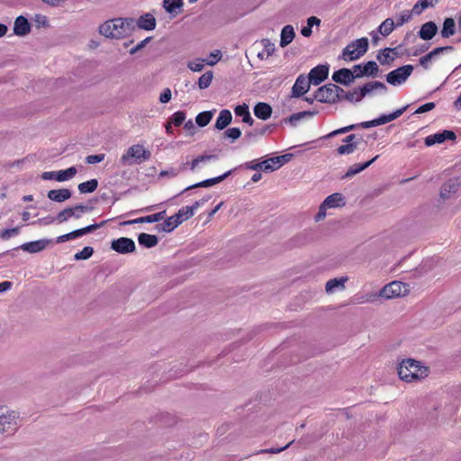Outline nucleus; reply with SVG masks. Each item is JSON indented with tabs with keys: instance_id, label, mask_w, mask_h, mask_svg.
Instances as JSON below:
<instances>
[{
	"instance_id": "f257e3e1",
	"label": "nucleus",
	"mask_w": 461,
	"mask_h": 461,
	"mask_svg": "<svg viewBox=\"0 0 461 461\" xmlns=\"http://www.w3.org/2000/svg\"><path fill=\"white\" fill-rule=\"evenodd\" d=\"M135 29L132 18H114L100 24L98 32L105 38L122 40L131 35Z\"/></svg>"
},
{
	"instance_id": "f03ea898",
	"label": "nucleus",
	"mask_w": 461,
	"mask_h": 461,
	"mask_svg": "<svg viewBox=\"0 0 461 461\" xmlns=\"http://www.w3.org/2000/svg\"><path fill=\"white\" fill-rule=\"evenodd\" d=\"M399 378L406 383L421 381L429 375V369L412 358L402 360L397 367Z\"/></svg>"
},
{
	"instance_id": "7ed1b4c3",
	"label": "nucleus",
	"mask_w": 461,
	"mask_h": 461,
	"mask_svg": "<svg viewBox=\"0 0 461 461\" xmlns=\"http://www.w3.org/2000/svg\"><path fill=\"white\" fill-rule=\"evenodd\" d=\"M410 294L409 285L401 281H393L385 285L378 294L366 295L363 301L365 303L374 302L377 297H382L385 300H393L396 298L405 297Z\"/></svg>"
},
{
	"instance_id": "20e7f679",
	"label": "nucleus",
	"mask_w": 461,
	"mask_h": 461,
	"mask_svg": "<svg viewBox=\"0 0 461 461\" xmlns=\"http://www.w3.org/2000/svg\"><path fill=\"white\" fill-rule=\"evenodd\" d=\"M151 158V152L144 145L137 143L130 146L121 156L122 166L140 165Z\"/></svg>"
},
{
	"instance_id": "39448f33",
	"label": "nucleus",
	"mask_w": 461,
	"mask_h": 461,
	"mask_svg": "<svg viewBox=\"0 0 461 461\" xmlns=\"http://www.w3.org/2000/svg\"><path fill=\"white\" fill-rule=\"evenodd\" d=\"M194 215V208L189 206L182 207L178 212L168 217L162 224L158 226V230L170 232L175 230L183 221L188 220Z\"/></svg>"
},
{
	"instance_id": "423d86ee",
	"label": "nucleus",
	"mask_w": 461,
	"mask_h": 461,
	"mask_svg": "<svg viewBox=\"0 0 461 461\" xmlns=\"http://www.w3.org/2000/svg\"><path fill=\"white\" fill-rule=\"evenodd\" d=\"M20 415L13 410H0V432L14 434L19 428Z\"/></svg>"
},
{
	"instance_id": "0eeeda50",
	"label": "nucleus",
	"mask_w": 461,
	"mask_h": 461,
	"mask_svg": "<svg viewBox=\"0 0 461 461\" xmlns=\"http://www.w3.org/2000/svg\"><path fill=\"white\" fill-rule=\"evenodd\" d=\"M367 38H360L348 44L342 52V58L346 61H353L362 57L367 50Z\"/></svg>"
},
{
	"instance_id": "6e6552de",
	"label": "nucleus",
	"mask_w": 461,
	"mask_h": 461,
	"mask_svg": "<svg viewBox=\"0 0 461 461\" xmlns=\"http://www.w3.org/2000/svg\"><path fill=\"white\" fill-rule=\"evenodd\" d=\"M340 93H343L342 88L334 84H328L316 91L314 99L321 103H335Z\"/></svg>"
},
{
	"instance_id": "1a4fd4ad",
	"label": "nucleus",
	"mask_w": 461,
	"mask_h": 461,
	"mask_svg": "<svg viewBox=\"0 0 461 461\" xmlns=\"http://www.w3.org/2000/svg\"><path fill=\"white\" fill-rule=\"evenodd\" d=\"M412 71L413 67L411 65L402 66L389 72L386 76V81L392 86H400L407 80Z\"/></svg>"
},
{
	"instance_id": "9d476101",
	"label": "nucleus",
	"mask_w": 461,
	"mask_h": 461,
	"mask_svg": "<svg viewBox=\"0 0 461 461\" xmlns=\"http://www.w3.org/2000/svg\"><path fill=\"white\" fill-rule=\"evenodd\" d=\"M253 50L257 52L259 60H267L276 52V48L269 39H263L253 44Z\"/></svg>"
},
{
	"instance_id": "9b49d317",
	"label": "nucleus",
	"mask_w": 461,
	"mask_h": 461,
	"mask_svg": "<svg viewBox=\"0 0 461 461\" xmlns=\"http://www.w3.org/2000/svg\"><path fill=\"white\" fill-rule=\"evenodd\" d=\"M77 172V168L75 167H71L65 170L43 172L41 178L44 180H56L58 182H64L73 178Z\"/></svg>"
},
{
	"instance_id": "f8f14e48",
	"label": "nucleus",
	"mask_w": 461,
	"mask_h": 461,
	"mask_svg": "<svg viewBox=\"0 0 461 461\" xmlns=\"http://www.w3.org/2000/svg\"><path fill=\"white\" fill-rule=\"evenodd\" d=\"M406 109H407V106H404L401 109L396 110L395 112H393L390 114L382 115L377 119L368 121V122H364L360 125L362 128L367 129V128L385 124V123L390 122L397 119L398 117H400L404 113V111Z\"/></svg>"
},
{
	"instance_id": "ddd939ff",
	"label": "nucleus",
	"mask_w": 461,
	"mask_h": 461,
	"mask_svg": "<svg viewBox=\"0 0 461 461\" xmlns=\"http://www.w3.org/2000/svg\"><path fill=\"white\" fill-rule=\"evenodd\" d=\"M104 224V221L101 222L100 224H92V225L86 226L85 228L73 230L69 233L60 235L57 238L56 242L63 243V242H66L70 240L77 239L85 234L90 233V232L97 230L99 227L103 226Z\"/></svg>"
},
{
	"instance_id": "4468645a",
	"label": "nucleus",
	"mask_w": 461,
	"mask_h": 461,
	"mask_svg": "<svg viewBox=\"0 0 461 461\" xmlns=\"http://www.w3.org/2000/svg\"><path fill=\"white\" fill-rule=\"evenodd\" d=\"M112 249L121 254L131 253L135 250L134 241L130 238H120L112 241Z\"/></svg>"
},
{
	"instance_id": "2eb2a0df",
	"label": "nucleus",
	"mask_w": 461,
	"mask_h": 461,
	"mask_svg": "<svg viewBox=\"0 0 461 461\" xmlns=\"http://www.w3.org/2000/svg\"><path fill=\"white\" fill-rule=\"evenodd\" d=\"M328 75L329 66L319 65L311 69L308 75V78L312 85L318 86L328 77Z\"/></svg>"
},
{
	"instance_id": "dca6fc26",
	"label": "nucleus",
	"mask_w": 461,
	"mask_h": 461,
	"mask_svg": "<svg viewBox=\"0 0 461 461\" xmlns=\"http://www.w3.org/2000/svg\"><path fill=\"white\" fill-rule=\"evenodd\" d=\"M348 281V276H340L330 279L326 282L325 292L328 294H333L338 292L344 291L346 288V283Z\"/></svg>"
},
{
	"instance_id": "f3484780",
	"label": "nucleus",
	"mask_w": 461,
	"mask_h": 461,
	"mask_svg": "<svg viewBox=\"0 0 461 461\" xmlns=\"http://www.w3.org/2000/svg\"><path fill=\"white\" fill-rule=\"evenodd\" d=\"M311 82L308 77L300 75L292 88V96L300 97L310 89Z\"/></svg>"
},
{
	"instance_id": "a211bd4d",
	"label": "nucleus",
	"mask_w": 461,
	"mask_h": 461,
	"mask_svg": "<svg viewBox=\"0 0 461 461\" xmlns=\"http://www.w3.org/2000/svg\"><path fill=\"white\" fill-rule=\"evenodd\" d=\"M453 50V47L451 46H446V47H438L428 53L427 55L421 57L420 59V64L424 68H429V63L434 60L437 57H438L441 54L448 53Z\"/></svg>"
},
{
	"instance_id": "6ab92c4d",
	"label": "nucleus",
	"mask_w": 461,
	"mask_h": 461,
	"mask_svg": "<svg viewBox=\"0 0 461 461\" xmlns=\"http://www.w3.org/2000/svg\"><path fill=\"white\" fill-rule=\"evenodd\" d=\"M456 134L451 131H444L432 135H429L425 138L426 146H432L436 143H442L446 140H455Z\"/></svg>"
},
{
	"instance_id": "aec40b11",
	"label": "nucleus",
	"mask_w": 461,
	"mask_h": 461,
	"mask_svg": "<svg viewBox=\"0 0 461 461\" xmlns=\"http://www.w3.org/2000/svg\"><path fill=\"white\" fill-rule=\"evenodd\" d=\"M31 32V24L28 20L23 16H18L14 24V33L19 37H24Z\"/></svg>"
},
{
	"instance_id": "412c9836",
	"label": "nucleus",
	"mask_w": 461,
	"mask_h": 461,
	"mask_svg": "<svg viewBox=\"0 0 461 461\" xmlns=\"http://www.w3.org/2000/svg\"><path fill=\"white\" fill-rule=\"evenodd\" d=\"M50 243V240H39L23 244L21 249L28 253H38L44 250Z\"/></svg>"
},
{
	"instance_id": "4be33fe9",
	"label": "nucleus",
	"mask_w": 461,
	"mask_h": 461,
	"mask_svg": "<svg viewBox=\"0 0 461 461\" xmlns=\"http://www.w3.org/2000/svg\"><path fill=\"white\" fill-rule=\"evenodd\" d=\"M156 18L151 14H145L140 15L138 20L135 21V27L145 31H153L156 28Z\"/></svg>"
},
{
	"instance_id": "5701e85b",
	"label": "nucleus",
	"mask_w": 461,
	"mask_h": 461,
	"mask_svg": "<svg viewBox=\"0 0 461 461\" xmlns=\"http://www.w3.org/2000/svg\"><path fill=\"white\" fill-rule=\"evenodd\" d=\"M287 156H279L270 158L261 162V170L264 171H275L278 169L286 159Z\"/></svg>"
},
{
	"instance_id": "b1692460",
	"label": "nucleus",
	"mask_w": 461,
	"mask_h": 461,
	"mask_svg": "<svg viewBox=\"0 0 461 461\" xmlns=\"http://www.w3.org/2000/svg\"><path fill=\"white\" fill-rule=\"evenodd\" d=\"M332 79L342 85H348L354 81V74L351 69L341 68L332 75Z\"/></svg>"
},
{
	"instance_id": "393cba45",
	"label": "nucleus",
	"mask_w": 461,
	"mask_h": 461,
	"mask_svg": "<svg viewBox=\"0 0 461 461\" xmlns=\"http://www.w3.org/2000/svg\"><path fill=\"white\" fill-rule=\"evenodd\" d=\"M165 215H166V212L163 211V212H158V213H155V214H151V215H148V216H144V217H140V218H137V219H134V220H131V221H126L122 222V224H123V225H131V224H135V223L157 222V221H159L163 220L165 218Z\"/></svg>"
},
{
	"instance_id": "a878e982",
	"label": "nucleus",
	"mask_w": 461,
	"mask_h": 461,
	"mask_svg": "<svg viewBox=\"0 0 461 461\" xmlns=\"http://www.w3.org/2000/svg\"><path fill=\"white\" fill-rule=\"evenodd\" d=\"M322 203L327 209L339 208L345 205V198L341 194L334 193L327 196Z\"/></svg>"
},
{
	"instance_id": "bb28decb",
	"label": "nucleus",
	"mask_w": 461,
	"mask_h": 461,
	"mask_svg": "<svg viewBox=\"0 0 461 461\" xmlns=\"http://www.w3.org/2000/svg\"><path fill=\"white\" fill-rule=\"evenodd\" d=\"M459 183L457 180L451 179L445 183L440 190L441 198L448 199L453 194H456L458 190Z\"/></svg>"
},
{
	"instance_id": "cd10ccee",
	"label": "nucleus",
	"mask_w": 461,
	"mask_h": 461,
	"mask_svg": "<svg viewBox=\"0 0 461 461\" xmlns=\"http://www.w3.org/2000/svg\"><path fill=\"white\" fill-rule=\"evenodd\" d=\"M71 197V192L68 189H53L48 192V198L58 202L62 203Z\"/></svg>"
},
{
	"instance_id": "c85d7f7f",
	"label": "nucleus",
	"mask_w": 461,
	"mask_h": 461,
	"mask_svg": "<svg viewBox=\"0 0 461 461\" xmlns=\"http://www.w3.org/2000/svg\"><path fill=\"white\" fill-rule=\"evenodd\" d=\"M295 32L292 25H285L280 34V46L282 48L289 45L294 39Z\"/></svg>"
},
{
	"instance_id": "c756f323",
	"label": "nucleus",
	"mask_w": 461,
	"mask_h": 461,
	"mask_svg": "<svg viewBox=\"0 0 461 461\" xmlns=\"http://www.w3.org/2000/svg\"><path fill=\"white\" fill-rule=\"evenodd\" d=\"M362 93L364 95H372L375 91H386V86L379 81H371L364 85L362 87H360Z\"/></svg>"
},
{
	"instance_id": "7c9ffc66",
	"label": "nucleus",
	"mask_w": 461,
	"mask_h": 461,
	"mask_svg": "<svg viewBox=\"0 0 461 461\" xmlns=\"http://www.w3.org/2000/svg\"><path fill=\"white\" fill-rule=\"evenodd\" d=\"M254 113L261 120H267L272 114V108L267 103H258L254 107Z\"/></svg>"
},
{
	"instance_id": "2f4dec72",
	"label": "nucleus",
	"mask_w": 461,
	"mask_h": 461,
	"mask_svg": "<svg viewBox=\"0 0 461 461\" xmlns=\"http://www.w3.org/2000/svg\"><path fill=\"white\" fill-rule=\"evenodd\" d=\"M231 113L227 109L221 110L216 120L215 128L218 130H223L231 122Z\"/></svg>"
},
{
	"instance_id": "473e14b6",
	"label": "nucleus",
	"mask_w": 461,
	"mask_h": 461,
	"mask_svg": "<svg viewBox=\"0 0 461 461\" xmlns=\"http://www.w3.org/2000/svg\"><path fill=\"white\" fill-rule=\"evenodd\" d=\"M234 113L237 116L242 117L243 122L248 123L249 125L253 124L254 121L250 115L249 105L247 104L237 105L234 108Z\"/></svg>"
},
{
	"instance_id": "72a5a7b5",
	"label": "nucleus",
	"mask_w": 461,
	"mask_h": 461,
	"mask_svg": "<svg viewBox=\"0 0 461 461\" xmlns=\"http://www.w3.org/2000/svg\"><path fill=\"white\" fill-rule=\"evenodd\" d=\"M438 31L437 25L433 22L426 23L420 31V37L423 40L432 39Z\"/></svg>"
},
{
	"instance_id": "f704fd0d",
	"label": "nucleus",
	"mask_w": 461,
	"mask_h": 461,
	"mask_svg": "<svg viewBox=\"0 0 461 461\" xmlns=\"http://www.w3.org/2000/svg\"><path fill=\"white\" fill-rule=\"evenodd\" d=\"M230 173H231V171H228V172H226L225 174H223V175H221L220 176L202 181L200 183H197V184H195L194 185H191V186L187 187L186 190H189V189H192V188H195V187H209V186H212L213 185H216V184L221 183V181H223L229 175H230Z\"/></svg>"
},
{
	"instance_id": "c9c22d12",
	"label": "nucleus",
	"mask_w": 461,
	"mask_h": 461,
	"mask_svg": "<svg viewBox=\"0 0 461 461\" xmlns=\"http://www.w3.org/2000/svg\"><path fill=\"white\" fill-rule=\"evenodd\" d=\"M377 158H378V156H375L374 158H372L371 160L367 161L366 163H365L363 165H358V164L352 165L346 172L344 177H346V178L352 177L356 174L360 173L361 171L367 168L375 160H376Z\"/></svg>"
},
{
	"instance_id": "e433bc0d",
	"label": "nucleus",
	"mask_w": 461,
	"mask_h": 461,
	"mask_svg": "<svg viewBox=\"0 0 461 461\" xmlns=\"http://www.w3.org/2000/svg\"><path fill=\"white\" fill-rule=\"evenodd\" d=\"M138 241L145 248H153L158 243V239L155 235L140 233L138 237Z\"/></svg>"
},
{
	"instance_id": "4c0bfd02",
	"label": "nucleus",
	"mask_w": 461,
	"mask_h": 461,
	"mask_svg": "<svg viewBox=\"0 0 461 461\" xmlns=\"http://www.w3.org/2000/svg\"><path fill=\"white\" fill-rule=\"evenodd\" d=\"M456 23L453 18H447L444 21L441 35L443 38H448L455 34Z\"/></svg>"
},
{
	"instance_id": "58836bf2",
	"label": "nucleus",
	"mask_w": 461,
	"mask_h": 461,
	"mask_svg": "<svg viewBox=\"0 0 461 461\" xmlns=\"http://www.w3.org/2000/svg\"><path fill=\"white\" fill-rule=\"evenodd\" d=\"M164 8L172 17H175L182 13L183 2H164Z\"/></svg>"
},
{
	"instance_id": "ea45409f",
	"label": "nucleus",
	"mask_w": 461,
	"mask_h": 461,
	"mask_svg": "<svg viewBox=\"0 0 461 461\" xmlns=\"http://www.w3.org/2000/svg\"><path fill=\"white\" fill-rule=\"evenodd\" d=\"M216 155H203L194 158L191 163V170L194 171L201 163H209L211 161L216 160Z\"/></svg>"
},
{
	"instance_id": "a19ab883",
	"label": "nucleus",
	"mask_w": 461,
	"mask_h": 461,
	"mask_svg": "<svg viewBox=\"0 0 461 461\" xmlns=\"http://www.w3.org/2000/svg\"><path fill=\"white\" fill-rule=\"evenodd\" d=\"M97 185V180L91 179L89 181L79 184L78 190L81 194L92 193L96 189Z\"/></svg>"
},
{
	"instance_id": "79ce46f5",
	"label": "nucleus",
	"mask_w": 461,
	"mask_h": 461,
	"mask_svg": "<svg viewBox=\"0 0 461 461\" xmlns=\"http://www.w3.org/2000/svg\"><path fill=\"white\" fill-rule=\"evenodd\" d=\"M213 78V73L212 71H207L203 74L198 79V87L200 89H205L210 86Z\"/></svg>"
},
{
	"instance_id": "37998d69",
	"label": "nucleus",
	"mask_w": 461,
	"mask_h": 461,
	"mask_svg": "<svg viewBox=\"0 0 461 461\" xmlns=\"http://www.w3.org/2000/svg\"><path fill=\"white\" fill-rule=\"evenodd\" d=\"M212 116L213 113L211 111L203 112L198 113L195 122L200 127H204L211 122Z\"/></svg>"
},
{
	"instance_id": "c03bdc74",
	"label": "nucleus",
	"mask_w": 461,
	"mask_h": 461,
	"mask_svg": "<svg viewBox=\"0 0 461 461\" xmlns=\"http://www.w3.org/2000/svg\"><path fill=\"white\" fill-rule=\"evenodd\" d=\"M206 64L204 59L197 58L187 62V68L193 72H201Z\"/></svg>"
},
{
	"instance_id": "a18cd8bd",
	"label": "nucleus",
	"mask_w": 461,
	"mask_h": 461,
	"mask_svg": "<svg viewBox=\"0 0 461 461\" xmlns=\"http://www.w3.org/2000/svg\"><path fill=\"white\" fill-rule=\"evenodd\" d=\"M393 28L394 22L392 19L388 18L384 20L379 26V32L384 36H387L393 32Z\"/></svg>"
},
{
	"instance_id": "49530a36",
	"label": "nucleus",
	"mask_w": 461,
	"mask_h": 461,
	"mask_svg": "<svg viewBox=\"0 0 461 461\" xmlns=\"http://www.w3.org/2000/svg\"><path fill=\"white\" fill-rule=\"evenodd\" d=\"M70 208L72 217L76 219L81 218L84 213L90 212L92 209L91 207L83 204H77Z\"/></svg>"
},
{
	"instance_id": "de8ad7c7",
	"label": "nucleus",
	"mask_w": 461,
	"mask_h": 461,
	"mask_svg": "<svg viewBox=\"0 0 461 461\" xmlns=\"http://www.w3.org/2000/svg\"><path fill=\"white\" fill-rule=\"evenodd\" d=\"M221 58V51L220 50H215L210 53L207 59H205L206 65L212 67L216 65Z\"/></svg>"
},
{
	"instance_id": "09e8293b",
	"label": "nucleus",
	"mask_w": 461,
	"mask_h": 461,
	"mask_svg": "<svg viewBox=\"0 0 461 461\" xmlns=\"http://www.w3.org/2000/svg\"><path fill=\"white\" fill-rule=\"evenodd\" d=\"M94 249L92 247H85L81 251L74 255L76 260H86L92 257Z\"/></svg>"
},
{
	"instance_id": "8fccbe9b",
	"label": "nucleus",
	"mask_w": 461,
	"mask_h": 461,
	"mask_svg": "<svg viewBox=\"0 0 461 461\" xmlns=\"http://www.w3.org/2000/svg\"><path fill=\"white\" fill-rule=\"evenodd\" d=\"M393 51L392 49H384L378 56L377 59L381 64H386L393 60L391 53Z\"/></svg>"
},
{
	"instance_id": "3c124183",
	"label": "nucleus",
	"mask_w": 461,
	"mask_h": 461,
	"mask_svg": "<svg viewBox=\"0 0 461 461\" xmlns=\"http://www.w3.org/2000/svg\"><path fill=\"white\" fill-rule=\"evenodd\" d=\"M378 71V66L375 61H369L363 66V73L365 76H374Z\"/></svg>"
},
{
	"instance_id": "603ef678",
	"label": "nucleus",
	"mask_w": 461,
	"mask_h": 461,
	"mask_svg": "<svg viewBox=\"0 0 461 461\" xmlns=\"http://www.w3.org/2000/svg\"><path fill=\"white\" fill-rule=\"evenodd\" d=\"M357 143H345L338 148L339 155H346L353 153L357 149Z\"/></svg>"
},
{
	"instance_id": "864d4df0",
	"label": "nucleus",
	"mask_w": 461,
	"mask_h": 461,
	"mask_svg": "<svg viewBox=\"0 0 461 461\" xmlns=\"http://www.w3.org/2000/svg\"><path fill=\"white\" fill-rule=\"evenodd\" d=\"M33 22L37 28H48L50 27L49 20L47 16L42 14H36L33 18Z\"/></svg>"
},
{
	"instance_id": "5fc2aeb1",
	"label": "nucleus",
	"mask_w": 461,
	"mask_h": 461,
	"mask_svg": "<svg viewBox=\"0 0 461 461\" xmlns=\"http://www.w3.org/2000/svg\"><path fill=\"white\" fill-rule=\"evenodd\" d=\"M364 97L365 95L360 88L346 95V99L350 102H360Z\"/></svg>"
},
{
	"instance_id": "6e6d98bb",
	"label": "nucleus",
	"mask_w": 461,
	"mask_h": 461,
	"mask_svg": "<svg viewBox=\"0 0 461 461\" xmlns=\"http://www.w3.org/2000/svg\"><path fill=\"white\" fill-rule=\"evenodd\" d=\"M356 128V125H349V126H346V127H343V128H340V129H338V130H335L330 133H328L327 135H325L323 138L324 139H330L331 137H334V136H337L339 134H342V133H346V132H348L350 131L351 130L355 129Z\"/></svg>"
},
{
	"instance_id": "4d7b16f0",
	"label": "nucleus",
	"mask_w": 461,
	"mask_h": 461,
	"mask_svg": "<svg viewBox=\"0 0 461 461\" xmlns=\"http://www.w3.org/2000/svg\"><path fill=\"white\" fill-rule=\"evenodd\" d=\"M70 218H72V213H71V208L70 207H68V208L62 210L57 215V220L59 221V222L67 221Z\"/></svg>"
},
{
	"instance_id": "13d9d810",
	"label": "nucleus",
	"mask_w": 461,
	"mask_h": 461,
	"mask_svg": "<svg viewBox=\"0 0 461 461\" xmlns=\"http://www.w3.org/2000/svg\"><path fill=\"white\" fill-rule=\"evenodd\" d=\"M224 135L232 140H236L240 137L241 131L239 128H230L224 132Z\"/></svg>"
},
{
	"instance_id": "bf43d9fd",
	"label": "nucleus",
	"mask_w": 461,
	"mask_h": 461,
	"mask_svg": "<svg viewBox=\"0 0 461 461\" xmlns=\"http://www.w3.org/2000/svg\"><path fill=\"white\" fill-rule=\"evenodd\" d=\"M171 120L176 126H179L185 122V114L183 112H176L172 115Z\"/></svg>"
},
{
	"instance_id": "052dcab7",
	"label": "nucleus",
	"mask_w": 461,
	"mask_h": 461,
	"mask_svg": "<svg viewBox=\"0 0 461 461\" xmlns=\"http://www.w3.org/2000/svg\"><path fill=\"white\" fill-rule=\"evenodd\" d=\"M430 3L431 2H420V4H417L413 6L412 11L411 13L414 14H420L423 10H425L429 6H432Z\"/></svg>"
},
{
	"instance_id": "680f3d73",
	"label": "nucleus",
	"mask_w": 461,
	"mask_h": 461,
	"mask_svg": "<svg viewBox=\"0 0 461 461\" xmlns=\"http://www.w3.org/2000/svg\"><path fill=\"white\" fill-rule=\"evenodd\" d=\"M18 233H19V228L16 227V228H13V229L4 230L0 236L3 240H8L13 236L17 235Z\"/></svg>"
},
{
	"instance_id": "e2e57ef3",
	"label": "nucleus",
	"mask_w": 461,
	"mask_h": 461,
	"mask_svg": "<svg viewBox=\"0 0 461 461\" xmlns=\"http://www.w3.org/2000/svg\"><path fill=\"white\" fill-rule=\"evenodd\" d=\"M435 108V104L430 102V103H427L425 104H422L421 106H420L415 112H414V114H420V113H427V112H429L431 111L432 109Z\"/></svg>"
},
{
	"instance_id": "0e129e2a",
	"label": "nucleus",
	"mask_w": 461,
	"mask_h": 461,
	"mask_svg": "<svg viewBox=\"0 0 461 461\" xmlns=\"http://www.w3.org/2000/svg\"><path fill=\"white\" fill-rule=\"evenodd\" d=\"M411 16V12H409V11L402 12L396 22V25L397 26L402 25L403 23H405L406 22H408L410 20Z\"/></svg>"
},
{
	"instance_id": "69168bd1",
	"label": "nucleus",
	"mask_w": 461,
	"mask_h": 461,
	"mask_svg": "<svg viewBox=\"0 0 461 461\" xmlns=\"http://www.w3.org/2000/svg\"><path fill=\"white\" fill-rule=\"evenodd\" d=\"M104 159V154L90 155L86 157V162L88 164H95Z\"/></svg>"
},
{
	"instance_id": "338daca9",
	"label": "nucleus",
	"mask_w": 461,
	"mask_h": 461,
	"mask_svg": "<svg viewBox=\"0 0 461 461\" xmlns=\"http://www.w3.org/2000/svg\"><path fill=\"white\" fill-rule=\"evenodd\" d=\"M171 96H172L171 90L169 88H166L163 91V93H161V95L159 96V101L162 104H167V103H168L170 101Z\"/></svg>"
},
{
	"instance_id": "774afa93",
	"label": "nucleus",
	"mask_w": 461,
	"mask_h": 461,
	"mask_svg": "<svg viewBox=\"0 0 461 461\" xmlns=\"http://www.w3.org/2000/svg\"><path fill=\"white\" fill-rule=\"evenodd\" d=\"M327 210H328L327 207L324 206V204L321 203V204L319 207V211L315 216V221H320L323 220L326 217Z\"/></svg>"
}]
</instances>
